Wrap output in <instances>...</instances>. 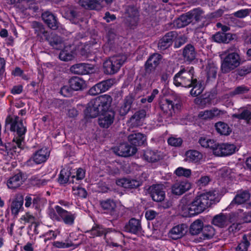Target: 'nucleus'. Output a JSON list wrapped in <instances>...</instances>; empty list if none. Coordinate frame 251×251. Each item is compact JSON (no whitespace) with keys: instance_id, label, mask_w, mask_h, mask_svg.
<instances>
[{"instance_id":"6ab92c4d","label":"nucleus","mask_w":251,"mask_h":251,"mask_svg":"<svg viewBox=\"0 0 251 251\" xmlns=\"http://www.w3.org/2000/svg\"><path fill=\"white\" fill-rule=\"evenodd\" d=\"M219 148L215 151V155L217 156H227L234 153L237 147L232 144L223 143L220 144Z\"/></svg>"},{"instance_id":"de8ad7c7","label":"nucleus","mask_w":251,"mask_h":251,"mask_svg":"<svg viewBox=\"0 0 251 251\" xmlns=\"http://www.w3.org/2000/svg\"><path fill=\"white\" fill-rule=\"evenodd\" d=\"M251 242V235L244 234L242 237V241L238 244L235 249V251H248Z\"/></svg>"},{"instance_id":"6e6d98bb","label":"nucleus","mask_w":251,"mask_h":251,"mask_svg":"<svg viewBox=\"0 0 251 251\" xmlns=\"http://www.w3.org/2000/svg\"><path fill=\"white\" fill-rule=\"evenodd\" d=\"M250 90V88L245 85H241L236 87L233 91L229 93L230 97H234L236 95H242L247 93Z\"/></svg>"},{"instance_id":"052dcab7","label":"nucleus","mask_w":251,"mask_h":251,"mask_svg":"<svg viewBox=\"0 0 251 251\" xmlns=\"http://www.w3.org/2000/svg\"><path fill=\"white\" fill-rule=\"evenodd\" d=\"M175 173L178 176L189 177L191 175V171L189 169L178 167L176 170Z\"/></svg>"},{"instance_id":"79ce46f5","label":"nucleus","mask_w":251,"mask_h":251,"mask_svg":"<svg viewBox=\"0 0 251 251\" xmlns=\"http://www.w3.org/2000/svg\"><path fill=\"white\" fill-rule=\"evenodd\" d=\"M203 224L201 220L198 219L193 222L189 227V233L192 235H197L202 231Z\"/></svg>"},{"instance_id":"864d4df0","label":"nucleus","mask_w":251,"mask_h":251,"mask_svg":"<svg viewBox=\"0 0 251 251\" xmlns=\"http://www.w3.org/2000/svg\"><path fill=\"white\" fill-rule=\"evenodd\" d=\"M203 11L201 8H194L189 12L188 13L190 16L191 19H195L197 22H199L201 20L202 17V14H203Z\"/></svg>"},{"instance_id":"9d476101","label":"nucleus","mask_w":251,"mask_h":251,"mask_svg":"<svg viewBox=\"0 0 251 251\" xmlns=\"http://www.w3.org/2000/svg\"><path fill=\"white\" fill-rule=\"evenodd\" d=\"M125 24L130 27L136 26L138 21V11L133 5H129L125 9Z\"/></svg>"},{"instance_id":"a19ab883","label":"nucleus","mask_w":251,"mask_h":251,"mask_svg":"<svg viewBox=\"0 0 251 251\" xmlns=\"http://www.w3.org/2000/svg\"><path fill=\"white\" fill-rule=\"evenodd\" d=\"M185 155L186 156L185 161L195 163L199 161L202 157V155L199 151L193 150H190L186 151Z\"/></svg>"},{"instance_id":"4d7b16f0","label":"nucleus","mask_w":251,"mask_h":251,"mask_svg":"<svg viewBox=\"0 0 251 251\" xmlns=\"http://www.w3.org/2000/svg\"><path fill=\"white\" fill-rule=\"evenodd\" d=\"M202 232L204 237L207 239H210L215 234V230L212 226L205 225L203 226Z\"/></svg>"},{"instance_id":"72a5a7b5","label":"nucleus","mask_w":251,"mask_h":251,"mask_svg":"<svg viewBox=\"0 0 251 251\" xmlns=\"http://www.w3.org/2000/svg\"><path fill=\"white\" fill-rule=\"evenodd\" d=\"M70 87L73 91H79L83 90L85 87V81L81 78L74 76L69 80Z\"/></svg>"},{"instance_id":"393cba45","label":"nucleus","mask_w":251,"mask_h":251,"mask_svg":"<svg viewBox=\"0 0 251 251\" xmlns=\"http://www.w3.org/2000/svg\"><path fill=\"white\" fill-rule=\"evenodd\" d=\"M187 231V226L185 224L177 225L171 229L169 235L174 240H177L185 235Z\"/></svg>"},{"instance_id":"f03ea898","label":"nucleus","mask_w":251,"mask_h":251,"mask_svg":"<svg viewBox=\"0 0 251 251\" xmlns=\"http://www.w3.org/2000/svg\"><path fill=\"white\" fill-rule=\"evenodd\" d=\"M214 195L211 192L197 196L189 204L182 207L186 217H192L203 212L213 203Z\"/></svg>"},{"instance_id":"5fc2aeb1","label":"nucleus","mask_w":251,"mask_h":251,"mask_svg":"<svg viewBox=\"0 0 251 251\" xmlns=\"http://www.w3.org/2000/svg\"><path fill=\"white\" fill-rule=\"evenodd\" d=\"M232 117L239 120H244L249 124L251 121V112L249 110L244 109L240 113L234 114Z\"/></svg>"},{"instance_id":"4be33fe9","label":"nucleus","mask_w":251,"mask_h":251,"mask_svg":"<svg viewBox=\"0 0 251 251\" xmlns=\"http://www.w3.org/2000/svg\"><path fill=\"white\" fill-rule=\"evenodd\" d=\"M148 111L142 109L136 111L130 118L131 125L133 126L137 127L141 126L147 115Z\"/></svg>"},{"instance_id":"412c9836","label":"nucleus","mask_w":251,"mask_h":251,"mask_svg":"<svg viewBox=\"0 0 251 251\" xmlns=\"http://www.w3.org/2000/svg\"><path fill=\"white\" fill-rule=\"evenodd\" d=\"M63 15L73 24H77L79 22L80 13L75 7L70 6L65 8Z\"/></svg>"},{"instance_id":"473e14b6","label":"nucleus","mask_w":251,"mask_h":251,"mask_svg":"<svg viewBox=\"0 0 251 251\" xmlns=\"http://www.w3.org/2000/svg\"><path fill=\"white\" fill-rule=\"evenodd\" d=\"M190 87H192L190 91V94L193 97H197L200 95L203 91L204 87L201 81H198L196 78H193Z\"/></svg>"},{"instance_id":"13d9d810","label":"nucleus","mask_w":251,"mask_h":251,"mask_svg":"<svg viewBox=\"0 0 251 251\" xmlns=\"http://www.w3.org/2000/svg\"><path fill=\"white\" fill-rule=\"evenodd\" d=\"M218 68L213 64H208L206 67L207 79H215L217 76Z\"/></svg>"},{"instance_id":"338daca9","label":"nucleus","mask_w":251,"mask_h":251,"mask_svg":"<svg viewBox=\"0 0 251 251\" xmlns=\"http://www.w3.org/2000/svg\"><path fill=\"white\" fill-rule=\"evenodd\" d=\"M53 246L58 248H68L74 247L75 245L72 242L65 243L56 241L54 242Z\"/></svg>"},{"instance_id":"69168bd1","label":"nucleus","mask_w":251,"mask_h":251,"mask_svg":"<svg viewBox=\"0 0 251 251\" xmlns=\"http://www.w3.org/2000/svg\"><path fill=\"white\" fill-rule=\"evenodd\" d=\"M73 90L68 86H63L60 90V93L65 97H69L72 95Z\"/></svg>"},{"instance_id":"b1692460","label":"nucleus","mask_w":251,"mask_h":251,"mask_svg":"<svg viewBox=\"0 0 251 251\" xmlns=\"http://www.w3.org/2000/svg\"><path fill=\"white\" fill-rule=\"evenodd\" d=\"M42 18L48 26L52 30L58 28L59 23L56 17L51 12L46 11L42 13Z\"/></svg>"},{"instance_id":"423d86ee","label":"nucleus","mask_w":251,"mask_h":251,"mask_svg":"<svg viewBox=\"0 0 251 251\" xmlns=\"http://www.w3.org/2000/svg\"><path fill=\"white\" fill-rule=\"evenodd\" d=\"M240 64L239 54L232 52L226 55L222 61L221 71L223 74H227L238 67Z\"/></svg>"},{"instance_id":"ddd939ff","label":"nucleus","mask_w":251,"mask_h":251,"mask_svg":"<svg viewBox=\"0 0 251 251\" xmlns=\"http://www.w3.org/2000/svg\"><path fill=\"white\" fill-rule=\"evenodd\" d=\"M150 194L152 200L156 202H161L165 199V192L163 185H153L150 187Z\"/></svg>"},{"instance_id":"8fccbe9b","label":"nucleus","mask_w":251,"mask_h":251,"mask_svg":"<svg viewBox=\"0 0 251 251\" xmlns=\"http://www.w3.org/2000/svg\"><path fill=\"white\" fill-rule=\"evenodd\" d=\"M160 108L164 112L172 114L175 111V101L166 99L160 104Z\"/></svg>"},{"instance_id":"c03bdc74","label":"nucleus","mask_w":251,"mask_h":251,"mask_svg":"<svg viewBox=\"0 0 251 251\" xmlns=\"http://www.w3.org/2000/svg\"><path fill=\"white\" fill-rule=\"evenodd\" d=\"M70 48L66 47L60 51L59 55V58L60 60L64 61H69L75 58V53L73 50H69Z\"/></svg>"},{"instance_id":"e433bc0d","label":"nucleus","mask_w":251,"mask_h":251,"mask_svg":"<svg viewBox=\"0 0 251 251\" xmlns=\"http://www.w3.org/2000/svg\"><path fill=\"white\" fill-rule=\"evenodd\" d=\"M44 40L47 41L49 44L53 48L58 49L62 42L61 38L57 35L48 32L47 36L45 37Z\"/></svg>"},{"instance_id":"6e6552de","label":"nucleus","mask_w":251,"mask_h":251,"mask_svg":"<svg viewBox=\"0 0 251 251\" xmlns=\"http://www.w3.org/2000/svg\"><path fill=\"white\" fill-rule=\"evenodd\" d=\"M94 104L100 111V114L107 111L112 101V97L109 95H103L92 100Z\"/></svg>"},{"instance_id":"f257e3e1","label":"nucleus","mask_w":251,"mask_h":251,"mask_svg":"<svg viewBox=\"0 0 251 251\" xmlns=\"http://www.w3.org/2000/svg\"><path fill=\"white\" fill-rule=\"evenodd\" d=\"M214 195L211 192L197 196L189 204L182 207L186 217H192L203 212L213 203Z\"/></svg>"},{"instance_id":"7c9ffc66","label":"nucleus","mask_w":251,"mask_h":251,"mask_svg":"<svg viewBox=\"0 0 251 251\" xmlns=\"http://www.w3.org/2000/svg\"><path fill=\"white\" fill-rule=\"evenodd\" d=\"M31 26L34 29L35 34L40 38V41H43L49 32L45 29L44 25L41 23L33 21L31 24Z\"/></svg>"},{"instance_id":"c756f323","label":"nucleus","mask_w":251,"mask_h":251,"mask_svg":"<svg viewBox=\"0 0 251 251\" xmlns=\"http://www.w3.org/2000/svg\"><path fill=\"white\" fill-rule=\"evenodd\" d=\"M116 183L117 185L126 189L137 188L142 184L141 182L136 180L125 178L117 180Z\"/></svg>"},{"instance_id":"09e8293b","label":"nucleus","mask_w":251,"mask_h":251,"mask_svg":"<svg viewBox=\"0 0 251 251\" xmlns=\"http://www.w3.org/2000/svg\"><path fill=\"white\" fill-rule=\"evenodd\" d=\"M79 53L84 58L88 60H95L96 58L94 52L91 50V47L88 45L84 46V47L80 49Z\"/></svg>"},{"instance_id":"bf43d9fd","label":"nucleus","mask_w":251,"mask_h":251,"mask_svg":"<svg viewBox=\"0 0 251 251\" xmlns=\"http://www.w3.org/2000/svg\"><path fill=\"white\" fill-rule=\"evenodd\" d=\"M70 175L71 173L67 170L65 169L61 170L58 177V181L59 183L61 184L66 183L69 181Z\"/></svg>"},{"instance_id":"f704fd0d","label":"nucleus","mask_w":251,"mask_h":251,"mask_svg":"<svg viewBox=\"0 0 251 251\" xmlns=\"http://www.w3.org/2000/svg\"><path fill=\"white\" fill-rule=\"evenodd\" d=\"M250 198V194L248 191H238L231 201L230 204H241L248 201Z\"/></svg>"},{"instance_id":"c9c22d12","label":"nucleus","mask_w":251,"mask_h":251,"mask_svg":"<svg viewBox=\"0 0 251 251\" xmlns=\"http://www.w3.org/2000/svg\"><path fill=\"white\" fill-rule=\"evenodd\" d=\"M143 158L149 162H156L161 159V156L157 151L147 149L144 152Z\"/></svg>"},{"instance_id":"0e129e2a","label":"nucleus","mask_w":251,"mask_h":251,"mask_svg":"<svg viewBox=\"0 0 251 251\" xmlns=\"http://www.w3.org/2000/svg\"><path fill=\"white\" fill-rule=\"evenodd\" d=\"M225 33L218 32L212 36L213 40L219 43H225Z\"/></svg>"},{"instance_id":"3c124183","label":"nucleus","mask_w":251,"mask_h":251,"mask_svg":"<svg viewBox=\"0 0 251 251\" xmlns=\"http://www.w3.org/2000/svg\"><path fill=\"white\" fill-rule=\"evenodd\" d=\"M24 142L22 143V145L21 147L19 146L18 144H16L15 142L13 141V140H12V143H7V144H5L4 146L5 148V150L2 149L3 151H6L8 152V151H13L14 152H19L21 151L22 149H24ZM3 146V145L2 146Z\"/></svg>"},{"instance_id":"603ef678","label":"nucleus","mask_w":251,"mask_h":251,"mask_svg":"<svg viewBox=\"0 0 251 251\" xmlns=\"http://www.w3.org/2000/svg\"><path fill=\"white\" fill-rule=\"evenodd\" d=\"M218 109H214L211 110H205L199 113L198 117L203 120L212 119L218 115Z\"/></svg>"},{"instance_id":"7ed1b4c3","label":"nucleus","mask_w":251,"mask_h":251,"mask_svg":"<svg viewBox=\"0 0 251 251\" xmlns=\"http://www.w3.org/2000/svg\"><path fill=\"white\" fill-rule=\"evenodd\" d=\"M23 121V119L16 115H9L5 120L6 126L10 125V130L14 132L13 141L20 147L22 145V143L24 142L26 132V126Z\"/></svg>"},{"instance_id":"58836bf2","label":"nucleus","mask_w":251,"mask_h":251,"mask_svg":"<svg viewBox=\"0 0 251 251\" xmlns=\"http://www.w3.org/2000/svg\"><path fill=\"white\" fill-rule=\"evenodd\" d=\"M85 117L88 118H94L98 116L100 114V111L94 104L92 100L88 103L84 110Z\"/></svg>"},{"instance_id":"1a4fd4ad","label":"nucleus","mask_w":251,"mask_h":251,"mask_svg":"<svg viewBox=\"0 0 251 251\" xmlns=\"http://www.w3.org/2000/svg\"><path fill=\"white\" fill-rule=\"evenodd\" d=\"M114 152L119 156L127 157L133 155L137 151L135 147L128 143H122L113 148Z\"/></svg>"},{"instance_id":"a878e982","label":"nucleus","mask_w":251,"mask_h":251,"mask_svg":"<svg viewBox=\"0 0 251 251\" xmlns=\"http://www.w3.org/2000/svg\"><path fill=\"white\" fill-rule=\"evenodd\" d=\"M55 210L66 225H72L74 224L75 219V216L74 214L63 209L61 207L58 205L55 207Z\"/></svg>"},{"instance_id":"2f4dec72","label":"nucleus","mask_w":251,"mask_h":251,"mask_svg":"<svg viewBox=\"0 0 251 251\" xmlns=\"http://www.w3.org/2000/svg\"><path fill=\"white\" fill-rule=\"evenodd\" d=\"M134 101V97L132 95H129L125 97L124 103L120 107L119 112L122 116L126 115L130 110L131 105Z\"/></svg>"},{"instance_id":"c85d7f7f","label":"nucleus","mask_w":251,"mask_h":251,"mask_svg":"<svg viewBox=\"0 0 251 251\" xmlns=\"http://www.w3.org/2000/svg\"><path fill=\"white\" fill-rule=\"evenodd\" d=\"M24 196L21 194L16 195L15 199L11 204V213L14 216H17L20 211L23 209Z\"/></svg>"},{"instance_id":"37998d69","label":"nucleus","mask_w":251,"mask_h":251,"mask_svg":"<svg viewBox=\"0 0 251 251\" xmlns=\"http://www.w3.org/2000/svg\"><path fill=\"white\" fill-rule=\"evenodd\" d=\"M215 127L219 134L223 135H228L231 132V128L228 125L223 122H218L215 124Z\"/></svg>"},{"instance_id":"4c0bfd02","label":"nucleus","mask_w":251,"mask_h":251,"mask_svg":"<svg viewBox=\"0 0 251 251\" xmlns=\"http://www.w3.org/2000/svg\"><path fill=\"white\" fill-rule=\"evenodd\" d=\"M211 224L220 228H223L227 226V217L223 213H220L214 216L212 220Z\"/></svg>"},{"instance_id":"bb28decb","label":"nucleus","mask_w":251,"mask_h":251,"mask_svg":"<svg viewBox=\"0 0 251 251\" xmlns=\"http://www.w3.org/2000/svg\"><path fill=\"white\" fill-rule=\"evenodd\" d=\"M25 178L24 174L20 172L11 177L7 181V185L10 189H16L19 187L25 181Z\"/></svg>"},{"instance_id":"5701e85b","label":"nucleus","mask_w":251,"mask_h":251,"mask_svg":"<svg viewBox=\"0 0 251 251\" xmlns=\"http://www.w3.org/2000/svg\"><path fill=\"white\" fill-rule=\"evenodd\" d=\"M142 229L141 222L134 218L129 220L125 226L124 230L126 232L134 234H137Z\"/></svg>"},{"instance_id":"39448f33","label":"nucleus","mask_w":251,"mask_h":251,"mask_svg":"<svg viewBox=\"0 0 251 251\" xmlns=\"http://www.w3.org/2000/svg\"><path fill=\"white\" fill-rule=\"evenodd\" d=\"M126 55L119 54L114 55L105 60L103 64V72L106 75H114L117 73L121 66L126 60Z\"/></svg>"},{"instance_id":"680f3d73","label":"nucleus","mask_w":251,"mask_h":251,"mask_svg":"<svg viewBox=\"0 0 251 251\" xmlns=\"http://www.w3.org/2000/svg\"><path fill=\"white\" fill-rule=\"evenodd\" d=\"M168 144L174 147H179L182 143V140L180 138L170 137L168 140Z\"/></svg>"},{"instance_id":"dca6fc26","label":"nucleus","mask_w":251,"mask_h":251,"mask_svg":"<svg viewBox=\"0 0 251 251\" xmlns=\"http://www.w3.org/2000/svg\"><path fill=\"white\" fill-rule=\"evenodd\" d=\"M99 119V124L103 128L109 127L114 122L115 113L113 110H107L101 114Z\"/></svg>"},{"instance_id":"4468645a","label":"nucleus","mask_w":251,"mask_h":251,"mask_svg":"<svg viewBox=\"0 0 251 251\" xmlns=\"http://www.w3.org/2000/svg\"><path fill=\"white\" fill-rule=\"evenodd\" d=\"M177 33L175 31L167 32L160 40L158 43V48L160 50H165L170 47L173 41L177 36Z\"/></svg>"},{"instance_id":"9b49d317","label":"nucleus","mask_w":251,"mask_h":251,"mask_svg":"<svg viewBox=\"0 0 251 251\" xmlns=\"http://www.w3.org/2000/svg\"><path fill=\"white\" fill-rule=\"evenodd\" d=\"M114 80L108 79L101 81L92 87L89 90V94L95 96L107 91L113 85Z\"/></svg>"},{"instance_id":"a211bd4d","label":"nucleus","mask_w":251,"mask_h":251,"mask_svg":"<svg viewBox=\"0 0 251 251\" xmlns=\"http://www.w3.org/2000/svg\"><path fill=\"white\" fill-rule=\"evenodd\" d=\"M127 139L132 146L135 147L136 148L138 146L145 145L147 143L146 136L140 132H133L129 134Z\"/></svg>"},{"instance_id":"f8f14e48","label":"nucleus","mask_w":251,"mask_h":251,"mask_svg":"<svg viewBox=\"0 0 251 251\" xmlns=\"http://www.w3.org/2000/svg\"><path fill=\"white\" fill-rule=\"evenodd\" d=\"M100 205L105 212L111 216L113 220L117 219L119 217V212L117 210V205L114 200L107 199L100 201Z\"/></svg>"},{"instance_id":"0eeeda50","label":"nucleus","mask_w":251,"mask_h":251,"mask_svg":"<svg viewBox=\"0 0 251 251\" xmlns=\"http://www.w3.org/2000/svg\"><path fill=\"white\" fill-rule=\"evenodd\" d=\"M162 59V56L159 53H153L150 56L144 65V75L149 76L150 75L154 73Z\"/></svg>"},{"instance_id":"cd10ccee","label":"nucleus","mask_w":251,"mask_h":251,"mask_svg":"<svg viewBox=\"0 0 251 251\" xmlns=\"http://www.w3.org/2000/svg\"><path fill=\"white\" fill-rule=\"evenodd\" d=\"M49 157V153L47 149H41L36 151L28 161L32 160L36 164H39L45 162Z\"/></svg>"},{"instance_id":"2eb2a0df","label":"nucleus","mask_w":251,"mask_h":251,"mask_svg":"<svg viewBox=\"0 0 251 251\" xmlns=\"http://www.w3.org/2000/svg\"><path fill=\"white\" fill-rule=\"evenodd\" d=\"M93 65L84 63H78L72 66L70 71L72 73L79 75H86L93 72Z\"/></svg>"},{"instance_id":"f3484780","label":"nucleus","mask_w":251,"mask_h":251,"mask_svg":"<svg viewBox=\"0 0 251 251\" xmlns=\"http://www.w3.org/2000/svg\"><path fill=\"white\" fill-rule=\"evenodd\" d=\"M191 184L187 180L176 182L171 187L172 193L176 196H180L188 191Z\"/></svg>"},{"instance_id":"20e7f679","label":"nucleus","mask_w":251,"mask_h":251,"mask_svg":"<svg viewBox=\"0 0 251 251\" xmlns=\"http://www.w3.org/2000/svg\"><path fill=\"white\" fill-rule=\"evenodd\" d=\"M194 73L193 67L189 68L181 66L180 71L174 77V84L177 87L190 88L191 81L194 78Z\"/></svg>"},{"instance_id":"e2e57ef3","label":"nucleus","mask_w":251,"mask_h":251,"mask_svg":"<svg viewBox=\"0 0 251 251\" xmlns=\"http://www.w3.org/2000/svg\"><path fill=\"white\" fill-rule=\"evenodd\" d=\"M74 194L81 198H86L87 195L86 191L83 188L77 187V188L73 187Z\"/></svg>"},{"instance_id":"aec40b11","label":"nucleus","mask_w":251,"mask_h":251,"mask_svg":"<svg viewBox=\"0 0 251 251\" xmlns=\"http://www.w3.org/2000/svg\"><path fill=\"white\" fill-rule=\"evenodd\" d=\"M197 52L193 45L187 44L183 49L182 56L184 62L190 63L196 59Z\"/></svg>"},{"instance_id":"49530a36","label":"nucleus","mask_w":251,"mask_h":251,"mask_svg":"<svg viewBox=\"0 0 251 251\" xmlns=\"http://www.w3.org/2000/svg\"><path fill=\"white\" fill-rule=\"evenodd\" d=\"M192 20L188 12L181 15L176 20V25L177 28H181L187 26L192 22Z\"/></svg>"},{"instance_id":"a18cd8bd","label":"nucleus","mask_w":251,"mask_h":251,"mask_svg":"<svg viewBox=\"0 0 251 251\" xmlns=\"http://www.w3.org/2000/svg\"><path fill=\"white\" fill-rule=\"evenodd\" d=\"M78 4L86 9L95 10L99 9L100 3L95 0H79Z\"/></svg>"},{"instance_id":"774afa93","label":"nucleus","mask_w":251,"mask_h":251,"mask_svg":"<svg viewBox=\"0 0 251 251\" xmlns=\"http://www.w3.org/2000/svg\"><path fill=\"white\" fill-rule=\"evenodd\" d=\"M250 14V10L248 9H242L234 13V16L239 18H243Z\"/></svg>"},{"instance_id":"ea45409f","label":"nucleus","mask_w":251,"mask_h":251,"mask_svg":"<svg viewBox=\"0 0 251 251\" xmlns=\"http://www.w3.org/2000/svg\"><path fill=\"white\" fill-rule=\"evenodd\" d=\"M110 231V229H105L103 227L97 226L93 227L90 230L86 232L89 233L90 238H94L95 236H101L106 235Z\"/></svg>"}]
</instances>
